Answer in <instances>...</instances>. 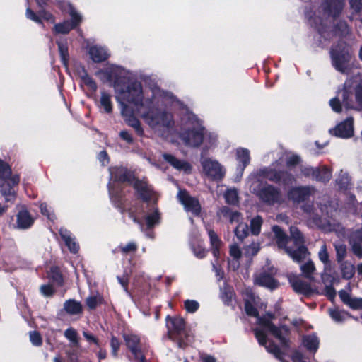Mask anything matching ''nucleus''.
<instances>
[{
  "label": "nucleus",
  "instance_id": "obj_7",
  "mask_svg": "<svg viewBox=\"0 0 362 362\" xmlns=\"http://www.w3.org/2000/svg\"><path fill=\"white\" fill-rule=\"evenodd\" d=\"M1 192L6 202H13L16 197L15 187L18 185L20 178L17 175H11L10 166L0 159Z\"/></svg>",
  "mask_w": 362,
  "mask_h": 362
},
{
  "label": "nucleus",
  "instance_id": "obj_14",
  "mask_svg": "<svg viewBox=\"0 0 362 362\" xmlns=\"http://www.w3.org/2000/svg\"><path fill=\"white\" fill-rule=\"evenodd\" d=\"M121 114L128 126L132 127L139 136L144 135V130L139 119L134 115L136 112L131 108L124 107L121 110Z\"/></svg>",
  "mask_w": 362,
  "mask_h": 362
},
{
  "label": "nucleus",
  "instance_id": "obj_32",
  "mask_svg": "<svg viewBox=\"0 0 362 362\" xmlns=\"http://www.w3.org/2000/svg\"><path fill=\"white\" fill-rule=\"evenodd\" d=\"M290 283L291 284L293 290L297 293L305 294L308 293L310 291L309 284L297 277L291 278Z\"/></svg>",
  "mask_w": 362,
  "mask_h": 362
},
{
  "label": "nucleus",
  "instance_id": "obj_2",
  "mask_svg": "<svg viewBox=\"0 0 362 362\" xmlns=\"http://www.w3.org/2000/svg\"><path fill=\"white\" fill-rule=\"evenodd\" d=\"M245 309L248 315L256 317L257 318V323L262 328H257L255 329V334L259 344L264 346L268 352L272 354L277 359L284 362L283 354L278 346L273 343L267 345V336L264 331L270 332L274 337L279 340L280 343L283 346H287L288 341L286 337L288 332L287 329L284 327L279 328L272 324L271 322V320L274 317L272 315L259 317L256 308L247 300L245 303Z\"/></svg>",
  "mask_w": 362,
  "mask_h": 362
},
{
  "label": "nucleus",
  "instance_id": "obj_27",
  "mask_svg": "<svg viewBox=\"0 0 362 362\" xmlns=\"http://www.w3.org/2000/svg\"><path fill=\"white\" fill-rule=\"evenodd\" d=\"M218 215L220 217L228 219L230 223H239L242 222L241 214L238 211H233L228 207L223 206L218 212Z\"/></svg>",
  "mask_w": 362,
  "mask_h": 362
},
{
  "label": "nucleus",
  "instance_id": "obj_57",
  "mask_svg": "<svg viewBox=\"0 0 362 362\" xmlns=\"http://www.w3.org/2000/svg\"><path fill=\"white\" fill-rule=\"evenodd\" d=\"M101 301L100 296H92L86 298V305L90 309H94Z\"/></svg>",
  "mask_w": 362,
  "mask_h": 362
},
{
  "label": "nucleus",
  "instance_id": "obj_15",
  "mask_svg": "<svg viewBox=\"0 0 362 362\" xmlns=\"http://www.w3.org/2000/svg\"><path fill=\"white\" fill-rule=\"evenodd\" d=\"M121 114L128 126L132 127L139 136L144 135V130L139 119L134 115L136 112L131 108L124 107L121 110Z\"/></svg>",
  "mask_w": 362,
  "mask_h": 362
},
{
  "label": "nucleus",
  "instance_id": "obj_4",
  "mask_svg": "<svg viewBox=\"0 0 362 362\" xmlns=\"http://www.w3.org/2000/svg\"><path fill=\"white\" fill-rule=\"evenodd\" d=\"M151 99V94L144 91L141 83L139 81H132L127 86L118 90L116 93V100L121 107L134 110L139 115Z\"/></svg>",
  "mask_w": 362,
  "mask_h": 362
},
{
  "label": "nucleus",
  "instance_id": "obj_40",
  "mask_svg": "<svg viewBox=\"0 0 362 362\" xmlns=\"http://www.w3.org/2000/svg\"><path fill=\"white\" fill-rule=\"evenodd\" d=\"M332 177V172L329 169L326 167H322V168H317V172L315 175V180L327 182Z\"/></svg>",
  "mask_w": 362,
  "mask_h": 362
},
{
  "label": "nucleus",
  "instance_id": "obj_49",
  "mask_svg": "<svg viewBox=\"0 0 362 362\" xmlns=\"http://www.w3.org/2000/svg\"><path fill=\"white\" fill-rule=\"evenodd\" d=\"M329 315L331 317L337 322H342L349 317L347 313L337 309H330Z\"/></svg>",
  "mask_w": 362,
  "mask_h": 362
},
{
  "label": "nucleus",
  "instance_id": "obj_44",
  "mask_svg": "<svg viewBox=\"0 0 362 362\" xmlns=\"http://www.w3.org/2000/svg\"><path fill=\"white\" fill-rule=\"evenodd\" d=\"M263 220L261 216H256L250 221V230L252 235H257L261 230Z\"/></svg>",
  "mask_w": 362,
  "mask_h": 362
},
{
  "label": "nucleus",
  "instance_id": "obj_34",
  "mask_svg": "<svg viewBox=\"0 0 362 362\" xmlns=\"http://www.w3.org/2000/svg\"><path fill=\"white\" fill-rule=\"evenodd\" d=\"M64 308L70 315H77L82 312L81 304L74 300H66L64 304Z\"/></svg>",
  "mask_w": 362,
  "mask_h": 362
},
{
  "label": "nucleus",
  "instance_id": "obj_47",
  "mask_svg": "<svg viewBox=\"0 0 362 362\" xmlns=\"http://www.w3.org/2000/svg\"><path fill=\"white\" fill-rule=\"evenodd\" d=\"M100 104L106 112L110 113L112 112V106L111 102V96L110 94L105 92H102Z\"/></svg>",
  "mask_w": 362,
  "mask_h": 362
},
{
  "label": "nucleus",
  "instance_id": "obj_43",
  "mask_svg": "<svg viewBox=\"0 0 362 362\" xmlns=\"http://www.w3.org/2000/svg\"><path fill=\"white\" fill-rule=\"evenodd\" d=\"M334 247L336 251V258L338 262H341L346 257L347 248L346 246L340 243H334Z\"/></svg>",
  "mask_w": 362,
  "mask_h": 362
},
{
  "label": "nucleus",
  "instance_id": "obj_36",
  "mask_svg": "<svg viewBox=\"0 0 362 362\" xmlns=\"http://www.w3.org/2000/svg\"><path fill=\"white\" fill-rule=\"evenodd\" d=\"M335 35L341 37H346L351 33V29L348 26L346 21H339L334 28L333 30Z\"/></svg>",
  "mask_w": 362,
  "mask_h": 362
},
{
  "label": "nucleus",
  "instance_id": "obj_22",
  "mask_svg": "<svg viewBox=\"0 0 362 362\" xmlns=\"http://www.w3.org/2000/svg\"><path fill=\"white\" fill-rule=\"evenodd\" d=\"M163 158L177 170H182L186 173H189L192 170V166L188 162L177 159L171 154L164 153Z\"/></svg>",
  "mask_w": 362,
  "mask_h": 362
},
{
  "label": "nucleus",
  "instance_id": "obj_41",
  "mask_svg": "<svg viewBox=\"0 0 362 362\" xmlns=\"http://www.w3.org/2000/svg\"><path fill=\"white\" fill-rule=\"evenodd\" d=\"M217 136L214 133L207 132L204 129V140L203 144L206 149H209L216 145Z\"/></svg>",
  "mask_w": 362,
  "mask_h": 362
},
{
  "label": "nucleus",
  "instance_id": "obj_19",
  "mask_svg": "<svg viewBox=\"0 0 362 362\" xmlns=\"http://www.w3.org/2000/svg\"><path fill=\"white\" fill-rule=\"evenodd\" d=\"M167 326L168 327L169 337L174 338L173 334H182L185 327V323L183 318L180 317H168Z\"/></svg>",
  "mask_w": 362,
  "mask_h": 362
},
{
  "label": "nucleus",
  "instance_id": "obj_21",
  "mask_svg": "<svg viewBox=\"0 0 362 362\" xmlns=\"http://www.w3.org/2000/svg\"><path fill=\"white\" fill-rule=\"evenodd\" d=\"M303 210L305 213V217L310 225L316 226L317 227H322L321 220L320 214L317 211L313 204H306L302 206Z\"/></svg>",
  "mask_w": 362,
  "mask_h": 362
},
{
  "label": "nucleus",
  "instance_id": "obj_10",
  "mask_svg": "<svg viewBox=\"0 0 362 362\" xmlns=\"http://www.w3.org/2000/svg\"><path fill=\"white\" fill-rule=\"evenodd\" d=\"M64 10H67L71 17V22L64 21L54 25V31L57 33L66 34L75 28L81 21V16L69 3L65 4Z\"/></svg>",
  "mask_w": 362,
  "mask_h": 362
},
{
  "label": "nucleus",
  "instance_id": "obj_28",
  "mask_svg": "<svg viewBox=\"0 0 362 362\" xmlns=\"http://www.w3.org/2000/svg\"><path fill=\"white\" fill-rule=\"evenodd\" d=\"M285 251L293 261L297 262L303 261L309 255L307 247L304 245H298L297 250H295L286 247Z\"/></svg>",
  "mask_w": 362,
  "mask_h": 362
},
{
  "label": "nucleus",
  "instance_id": "obj_3",
  "mask_svg": "<svg viewBox=\"0 0 362 362\" xmlns=\"http://www.w3.org/2000/svg\"><path fill=\"white\" fill-rule=\"evenodd\" d=\"M329 105L337 113L342 112V106L347 110L362 109V76L348 78L337 95L329 100Z\"/></svg>",
  "mask_w": 362,
  "mask_h": 362
},
{
  "label": "nucleus",
  "instance_id": "obj_1",
  "mask_svg": "<svg viewBox=\"0 0 362 362\" xmlns=\"http://www.w3.org/2000/svg\"><path fill=\"white\" fill-rule=\"evenodd\" d=\"M174 100L172 94L155 88L151 91V100L139 115L153 130H170L174 127L175 122L172 113L167 111L165 107Z\"/></svg>",
  "mask_w": 362,
  "mask_h": 362
},
{
  "label": "nucleus",
  "instance_id": "obj_42",
  "mask_svg": "<svg viewBox=\"0 0 362 362\" xmlns=\"http://www.w3.org/2000/svg\"><path fill=\"white\" fill-rule=\"evenodd\" d=\"M235 235L240 240H243L248 235V226L247 224L243 222H240L236 226Z\"/></svg>",
  "mask_w": 362,
  "mask_h": 362
},
{
  "label": "nucleus",
  "instance_id": "obj_51",
  "mask_svg": "<svg viewBox=\"0 0 362 362\" xmlns=\"http://www.w3.org/2000/svg\"><path fill=\"white\" fill-rule=\"evenodd\" d=\"M226 201L229 204H236L238 202V192L235 189H228L224 194Z\"/></svg>",
  "mask_w": 362,
  "mask_h": 362
},
{
  "label": "nucleus",
  "instance_id": "obj_60",
  "mask_svg": "<svg viewBox=\"0 0 362 362\" xmlns=\"http://www.w3.org/2000/svg\"><path fill=\"white\" fill-rule=\"evenodd\" d=\"M259 250V244L257 243H252L248 245L245 249V253L247 255H255Z\"/></svg>",
  "mask_w": 362,
  "mask_h": 362
},
{
  "label": "nucleus",
  "instance_id": "obj_16",
  "mask_svg": "<svg viewBox=\"0 0 362 362\" xmlns=\"http://www.w3.org/2000/svg\"><path fill=\"white\" fill-rule=\"evenodd\" d=\"M177 197L186 211L192 212L197 216L201 211V206L199 201L189 196L186 191H180Z\"/></svg>",
  "mask_w": 362,
  "mask_h": 362
},
{
  "label": "nucleus",
  "instance_id": "obj_62",
  "mask_svg": "<svg viewBox=\"0 0 362 362\" xmlns=\"http://www.w3.org/2000/svg\"><path fill=\"white\" fill-rule=\"evenodd\" d=\"M353 253L358 258H362V245L361 243H349Z\"/></svg>",
  "mask_w": 362,
  "mask_h": 362
},
{
  "label": "nucleus",
  "instance_id": "obj_5",
  "mask_svg": "<svg viewBox=\"0 0 362 362\" xmlns=\"http://www.w3.org/2000/svg\"><path fill=\"white\" fill-rule=\"evenodd\" d=\"M344 4L345 0H325L318 9L317 15L310 18V24L323 35L333 20L340 15Z\"/></svg>",
  "mask_w": 362,
  "mask_h": 362
},
{
  "label": "nucleus",
  "instance_id": "obj_18",
  "mask_svg": "<svg viewBox=\"0 0 362 362\" xmlns=\"http://www.w3.org/2000/svg\"><path fill=\"white\" fill-rule=\"evenodd\" d=\"M313 189L310 187H298L292 188L288 193V197L294 202L300 203L307 199Z\"/></svg>",
  "mask_w": 362,
  "mask_h": 362
},
{
  "label": "nucleus",
  "instance_id": "obj_6",
  "mask_svg": "<svg viewBox=\"0 0 362 362\" xmlns=\"http://www.w3.org/2000/svg\"><path fill=\"white\" fill-rule=\"evenodd\" d=\"M332 64L341 74H348L351 69L350 64L352 57L351 49L346 42L340 41L332 46L330 50Z\"/></svg>",
  "mask_w": 362,
  "mask_h": 362
},
{
  "label": "nucleus",
  "instance_id": "obj_56",
  "mask_svg": "<svg viewBox=\"0 0 362 362\" xmlns=\"http://www.w3.org/2000/svg\"><path fill=\"white\" fill-rule=\"evenodd\" d=\"M29 337L33 345L36 346H41L42 343V339L39 332L35 331L30 332L29 334Z\"/></svg>",
  "mask_w": 362,
  "mask_h": 362
},
{
  "label": "nucleus",
  "instance_id": "obj_12",
  "mask_svg": "<svg viewBox=\"0 0 362 362\" xmlns=\"http://www.w3.org/2000/svg\"><path fill=\"white\" fill-rule=\"evenodd\" d=\"M257 194L263 202L269 205L282 202V196L279 189L272 185L262 187L257 192Z\"/></svg>",
  "mask_w": 362,
  "mask_h": 362
},
{
  "label": "nucleus",
  "instance_id": "obj_54",
  "mask_svg": "<svg viewBox=\"0 0 362 362\" xmlns=\"http://www.w3.org/2000/svg\"><path fill=\"white\" fill-rule=\"evenodd\" d=\"M64 336L74 344H78V334L76 331L73 328H69L64 332Z\"/></svg>",
  "mask_w": 362,
  "mask_h": 362
},
{
  "label": "nucleus",
  "instance_id": "obj_45",
  "mask_svg": "<svg viewBox=\"0 0 362 362\" xmlns=\"http://www.w3.org/2000/svg\"><path fill=\"white\" fill-rule=\"evenodd\" d=\"M160 214L157 209H153L145 218L148 228H151L159 222Z\"/></svg>",
  "mask_w": 362,
  "mask_h": 362
},
{
  "label": "nucleus",
  "instance_id": "obj_58",
  "mask_svg": "<svg viewBox=\"0 0 362 362\" xmlns=\"http://www.w3.org/2000/svg\"><path fill=\"white\" fill-rule=\"evenodd\" d=\"M349 243H361L362 245V228L353 232L349 240Z\"/></svg>",
  "mask_w": 362,
  "mask_h": 362
},
{
  "label": "nucleus",
  "instance_id": "obj_63",
  "mask_svg": "<svg viewBox=\"0 0 362 362\" xmlns=\"http://www.w3.org/2000/svg\"><path fill=\"white\" fill-rule=\"evenodd\" d=\"M110 346H111V349H112V354L114 356H117V351L119 349V346H120V342L119 341V340L115 337H112V339H111V341H110Z\"/></svg>",
  "mask_w": 362,
  "mask_h": 362
},
{
  "label": "nucleus",
  "instance_id": "obj_53",
  "mask_svg": "<svg viewBox=\"0 0 362 362\" xmlns=\"http://www.w3.org/2000/svg\"><path fill=\"white\" fill-rule=\"evenodd\" d=\"M184 306L187 312L193 313L199 309V303L194 300H186L184 302Z\"/></svg>",
  "mask_w": 362,
  "mask_h": 362
},
{
  "label": "nucleus",
  "instance_id": "obj_13",
  "mask_svg": "<svg viewBox=\"0 0 362 362\" xmlns=\"http://www.w3.org/2000/svg\"><path fill=\"white\" fill-rule=\"evenodd\" d=\"M123 338L126 346L136 360L135 362H145L141 352L139 337L132 333H127L123 334Z\"/></svg>",
  "mask_w": 362,
  "mask_h": 362
},
{
  "label": "nucleus",
  "instance_id": "obj_24",
  "mask_svg": "<svg viewBox=\"0 0 362 362\" xmlns=\"http://www.w3.org/2000/svg\"><path fill=\"white\" fill-rule=\"evenodd\" d=\"M110 173L111 179L119 182H131L133 177L132 173L122 167L110 168Z\"/></svg>",
  "mask_w": 362,
  "mask_h": 362
},
{
  "label": "nucleus",
  "instance_id": "obj_25",
  "mask_svg": "<svg viewBox=\"0 0 362 362\" xmlns=\"http://www.w3.org/2000/svg\"><path fill=\"white\" fill-rule=\"evenodd\" d=\"M89 54L94 62H101L109 57V53L107 49L100 46H93L89 49Z\"/></svg>",
  "mask_w": 362,
  "mask_h": 362
},
{
  "label": "nucleus",
  "instance_id": "obj_35",
  "mask_svg": "<svg viewBox=\"0 0 362 362\" xmlns=\"http://www.w3.org/2000/svg\"><path fill=\"white\" fill-rule=\"evenodd\" d=\"M304 346L310 351L315 352L319 346V340L315 335H308L303 337Z\"/></svg>",
  "mask_w": 362,
  "mask_h": 362
},
{
  "label": "nucleus",
  "instance_id": "obj_9",
  "mask_svg": "<svg viewBox=\"0 0 362 362\" xmlns=\"http://www.w3.org/2000/svg\"><path fill=\"white\" fill-rule=\"evenodd\" d=\"M204 150L201 155V165L204 175L210 180H221L225 175L223 167L216 160L204 156Z\"/></svg>",
  "mask_w": 362,
  "mask_h": 362
},
{
  "label": "nucleus",
  "instance_id": "obj_17",
  "mask_svg": "<svg viewBox=\"0 0 362 362\" xmlns=\"http://www.w3.org/2000/svg\"><path fill=\"white\" fill-rule=\"evenodd\" d=\"M329 133L337 137L349 138L354 134V119L348 117L337 124L334 128L329 129Z\"/></svg>",
  "mask_w": 362,
  "mask_h": 362
},
{
  "label": "nucleus",
  "instance_id": "obj_48",
  "mask_svg": "<svg viewBox=\"0 0 362 362\" xmlns=\"http://www.w3.org/2000/svg\"><path fill=\"white\" fill-rule=\"evenodd\" d=\"M291 236L295 244L298 245H303L304 243V238L303 234L296 227H291L290 228Z\"/></svg>",
  "mask_w": 362,
  "mask_h": 362
},
{
  "label": "nucleus",
  "instance_id": "obj_50",
  "mask_svg": "<svg viewBox=\"0 0 362 362\" xmlns=\"http://www.w3.org/2000/svg\"><path fill=\"white\" fill-rule=\"evenodd\" d=\"M318 258L326 267L329 264V255L327 250V246L325 243H323L318 252Z\"/></svg>",
  "mask_w": 362,
  "mask_h": 362
},
{
  "label": "nucleus",
  "instance_id": "obj_31",
  "mask_svg": "<svg viewBox=\"0 0 362 362\" xmlns=\"http://www.w3.org/2000/svg\"><path fill=\"white\" fill-rule=\"evenodd\" d=\"M237 159L241 163L238 166V169L240 173H243L245 167L249 164L250 160V151L246 148H238L237 149Z\"/></svg>",
  "mask_w": 362,
  "mask_h": 362
},
{
  "label": "nucleus",
  "instance_id": "obj_61",
  "mask_svg": "<svg viewBox=\"0 0 362 362\" xmlns=\"http://www.w3.org/2000/svg\"><path fill=\"white\" fill-rule=\"evenodd\" d=\"M348 306L354 310L362 309V298H351Z\"/></svg>",
  "mask_w": 362,
  "mask_h": 362
},
{
  "label": "nucleus",
  "instance_id": "obj_52",
  "mask_svg": "<svg viewBox=\"0 0 362 362\" xmlns=\"http://www.w3.org/2000/svg\"><path fill=\"white\" fill-rule=\"evenodd\" d=\"M137 245L134 242L128 243L125 245H119L117 250L120 251L123 255H128L134 252L137 250Z\"/></svg>",
  "mask_w": 362,
  "mask_h": 362
},
{
  "label": "nucleus",
  "instance_id": "obj_30",
  "mask_svg": "<svg viewBox=\"0 0 362 362\" xmlns=\"http://www.w3.org/2000/svg\"><path fill=\"white\" fill-rule=\"evenodd\" d=\"M208 235L210 239L212 253L215 257H218L220 254L219 248L222 244V242L213 230L208 229Z\"/></svg>",
  "mask_w": 362,
  "mask_h": 362
},
{
  "label": "nucleus",
  "instance_id": "obj_39",
  "mask_svg": "<svg viewBox=\"0 0 362 362\" xmlns=\"http://www.w3.org/2000/svg\"><path fill=\"white\" fill-rule=\"evenodd\" d=\"M341 271L343 278L350 279L355 274V267L348 262H344L341 264Z\"/></svg>",
  "mask_w": 362,
  "mask_h": 362
},
{
  "label": "nucleus",
  "instance_id": "obj_46",
  "mask_svg": "<svg viewBox=\"0 0 362 362\" xmlns=\"http://www.w3.org/2000/svg\"><path fill=\"white\" fill-rule=\"evenodd\" d=\"M49 279L57 285L62 286L63 284L62 275L57 267H52L49 272Z\"/></svg>",
  "mask_w": 362,
  "mask_h": 362
},
{
  "label": "nucleus",
  "instance_id": "obj_11",
  "mask_svg": "<svg viewBox=\"0 0 362 362\" xmlns=\"http://www.w3.org/2000/svg\"><path fill=\"white\" fill-rule=\"evenodd\" d=\"M257 175L259 177L266 178L274 182L282 181L285 185L292 184L294 180L291 175L285 172H278L271 167L260 169L257 173Z\"/></svg>",
  "mask_w": 362,
  "mask_h": 362
},
{
  "label": "nucleus",
  "instance_id": "obj_23",
  "mask_svg": "<svg viewBox=\"0 0 362 362\" xmlns=\"http://www.w3.org/2000/svg\"><path fill=\"white\" fill-rule=\"evenodd\" d=\"M254 281L255 284L268 288L272 290L278 287L277 281L272 277L271 274H268L265 272H261L256 274Z\"/></svg>",
  "mask_w": 362,
  "mask_h": 362
},
{
  "label": "nucleus",
  "instance_id": "obj_8",
  "mask_svg": "<svg viewBox=\"0 0 362 362\" xmlns=\"http://www.w3.org/2000/svg\"><path fill=\"white\" fill-rule=\"evenodd\" d=\"M180 138L186 146L198 147L204 140V127L194 117L189 118L187 130L181 133Z\"/></svg>",
  "mask_w": 362,
  "mask_h": 362
},
{
  "label": "nucleus",
  "instance_id": "obj_26",
  "mask_svg": "<svg viewBox=\"0 0 362 362\" xmlns=\"http://www.w3.org/2000/svg\"><path fill=\"white\" fill-rule=\"evenodd\" d=\"M134 187L144 201L151 199L153 192L146 182L136 180L134 182Z\"/></svg>",
  "mask_w": 362,
  "mask_h": 362
},
{
  "label": "nucleus",
  "instance_id": "obj_38",
  "mask_svg": "<svg viewBox=\"0 0 362 362\" xmlns=\"http://www.w3.org/2000/svg\"><path fill=\"white\" fill-rule=\"evenodd\" d=\"M336 183L340 189H346L351 185V178L347 173L341 170L336 180Z\"/></svg>",
  "mask_w": 362,
  "mask_h": 362
},
{
  "label": "nucleus",
  "instance_id": "obj_33",
  "mask_svg": "<svg viewBox=\"0 0 362 362\" xmlns=\"http://www.w3.org/2000/svg\"><path fill=\"white\" fill-rule=\"evenodd\" d=\"M272 230L274 233V237L276 240V243L279 247L284 248L285 250L288 242V237L285 233L278 226L272 227Z\"/></svg>",
  "mask_w": 362,
  "mask_h": 362
},
{
  "label": "nucleus",
  "instance_id": "obj_55",
  "mask_svg": "<svg viewBox=\"0 0 362 362\" xmlns=\"http://www.w3.org/2000/svg\"><path fill=\"white\" fill-rule=\"evenodd\" d=\"M233 296V291L230 287L224 286L221 288V298L226 303H228Z\"/></svg>",
  "mask_w": 362,
  "mask_h": 362
},
{
  "label": "nucleus",
  "instance_id": "obj_37",
  "mask_svg": "<svg viewBox=\"0 0 362 362\" xmlns=\"http://www.w3.org/2000/svg\"><path fill=\"white\" fill-rule=\"evenodd\" d=\"M301 272L305 278L313 280V274L315 272V267L313 261L308 260L300 266Z\"/></svg>",
  "mask_w": 362,
  "mask_h": 362
},
{
  "label": "nucleus",
  "instance_id": "obj_64",
  "mask_svg": "<svg viewBox=\"0 0 362 362\" xmlns=\"http://www.w3.org/2000/svg\"><path fill=\"white\" fill-rule=\"evenodd\" d=\"M230 255L235 259H238L241 257V251L237 245H233L230 246Z\"/></svg>",
  "mask_w": 362,
  "mask_h": 362
},
{
  "label": "nucleus",
  "instance_id": "obj_20",
  "mask_svg": "<svg viewBox=\"0 0 362 362\" xmlns=\"http://www.w3.org/2000/svg\"><path fill=\"white\" fill-rule=\"evenodd\" d=\"M34 218L25 206H21L16 215V225L19 229H28L32 226Z\"/></svg>",
  "mask_w": 362,
  "mask_h": 362
},
{
  "label": "nucleus",
  "instance_id": "obj_29",
  "mask_svg": "<svg viewBox=\"0 0 362 362\" xmlns=\"http://www.w3.org/2000/svg\"><path fill=\"white\" fill-rule=\"evenodd\" d=\"M59 232L70 252L73 253H76L78 250L79 247L78 245L74 240V238H72L71 233L64 228H61Z\"/></svg>",
  "mask_w": 362,
  "mask_h": 362
},
{
  "label": "nucleus",
  "instance_id": "obj_59",
  "mask_svg": "<svg viewBox=\"0 0 362 362\" xmlns=\"http://www.w3.org/2000/svg\"><path fill=\"white\" fill-rule=\"evenodd\" d=\"M25 16L28 19H30L35 23H42L40 13L38 14H36L29 7L26 8Z\"/></svg>",
  "mask_w": 362,
  "mask_h": 362
}]
</instances>
